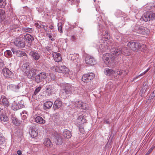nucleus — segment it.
<instances>
[{
  "instance_id": "f257e3e1",
  "label": "nucleus",
  "mask_w": 155,
  "mask_h": 155,
  "mask_svg": "<svg viewBox=\"0 0 155 155\" xmlns=\"http://www.w3.org/2000/svg\"><path fill=\"white\" fill-rule=\"evenodd\" d=\"M129 51V50L126 47H124L122 49L119 47H114L110 50L111 55H113V57H117L121 54H123L124 55H128Z\"/></svg>"
},
{
  "instance_id": "f03ea898",
  "label": "nucleus",
  "mask_w": 155,
  "mask_h": 155,
  "mask_svg": "<svg viewBox=\"0 0 155 155\" xmlns=\"http://www.w3.org/2000/svg\"><path fill=\"white\" fill-rule=\"evenodd\" d=\"M77 89L76 87L72 86L69 84H66L63 85L62 87V92L65 96L72 93V92Z\"/></svg>"
},
{
  "instance_id": "7ed1b4c3",
  "label": "nucleus",
  "mask_w": 155,
  "mask_h": 155,
  "mask_svg": "<svg viewBox=\"0 0 155 155\" xmlns=\"http://www.w3.org/2000/svg\"><path fill=\"white\" fill-rule=\"evenodd\" d=\"M134 30L137 33L143 35H147L149 34L150 30L146 27L137 25L135 27Z\"/></svg>"
},
{
  "instance_id": "20e7f679",
  "label": "nucleus",
  "mask_w": 155,
  "mask_h": 155,
  "mask_svg": "<svg viewBox=\"0 0 155 155\" xmlns=\"http://www.w3.org/2000/svg\"><path fill=\"white\" fill-rule=\"evenodd\" d=\"M54 68L56 72L64 74V76L65 75L67 76L68 74L69 70L64 65L54 66Z\"/></svg>"
},
{
  "instance_id": "39448f33",
  "label": "nucleus",
  "mask_w": 155,
  "mask_h": 155,
  "mask_svg": "<svg viewBox=\"0 0 155 155\" xmlns=\"http://www.w3.org/2000/svg\"><path fill=\"white\" fill-rule=\"evenodd\" d=\"M109 55L110 54L106 53L105 55L104 56L103 59L104 60L105 63L108 66H113V64H111V61H112V60H114L117 57H113V55H111V53H110V57Z\"/></svg>"
},
{
  "instance_id": "423d86ee",
  "label": "nucleus",
  "mask_w": 155,
  "mask_h": 155,
  "mask_svg": "<svg viewBox=\"0 0 155 155\" xmlns=\"http://www.w3.org/2000/svg\"><path fill=\"white\" fill-rule=\"evenodd\" d=\"M143 19L145 21L155 19V14L151 12H147L142 17Z\"/></svg>"
},
{
  "instance_id": "0eeeda50",
  "label": "nucleus",
  "mask_w": 155,
  "mask_h": 155,
  "mask_svg": "<svg viewBox=\"0 0 155 155\" xmlns=\"http://www.w3.org/2000/svg\"><path fill=\"white\" fill-rule=\"evenodd\" d=\"M47 78V76L45 73L42 72L38 74L35 76V81L38 83L42 82Z\"/></svg>"
},
{
  "instance_id": "6e6552de",
  "label": "nucleus",
  "mask_w": 155,
  "mask_h": 155,
  "mask_svg": "<svg viewBox=\"0 0 155 155\" xmlns=\"http://www.w3.org/2000/svg\"><path fill=\"white\" fill-rule=\"evenodd\" d=\"M94 76V74L93 73H88L83 75L82 78V80L84 82H89L93 79Z\"/></svg>"
},
{
  "instance_id": "1a4fd4ad",
  "label": "nucleus",
  "mask_w": 155,
  "mask_h": 155,
  "mask_svg": "<svg viewBox=\"0 0 155 155\" xmlns=\"http://www.w3.org/2000/svg\"><path fill=\"white\" fill-rule=\"evenodd\" d=\"M14 44L19 48H23L25 46V39L23 37L17 38L14 41Z\"/></svg>"
},
{
  "instance_id": "9d476101",
  "label": "nucleus",
  "mask_w": 155,
  "mask_h": 155,
  "mask_svg": "<svg viewBox=\"0 0 155 155\" xmlns=\"http://www.w3.org/2000/svg\"><path fill=\"white\" fill-rule=\"evenodd\" d=\"M24 107L23 101L21 100L18 103L14 101L12 104V108L14 110H17Z\"/></svg>"
},
{
  "instance_id": "9b49d317",
  "label": "nucleus",
  "mask_w": 155,
  "mask_h": 155,
  "mask_svg": "<svg viewBox=\"0 0 155 155\" xmlns=\"http://www.w3.org/2000/svg\"><path fill=\"white\" fill-rule=\"evenodd\" d=\"M127 45L131 50L137 51L138 48L139 44L137 42L132 41L128 43Z\"/></svg>"
},
{
  "instance_id": "f8f14e48",
  "label": "nucleus",
  "mask_w": 155,
  "mask_h": 155,
  "mask_svg": "<svg viewBox=\"0 0 155 155\" xmlns=\"http://www.w3.org/2000/svg\"><path fill=\"white\" fill-rule=\"evenodd\" d=\"M21 83H18L17 85L11 84L8 86L7 88L10 90L14 91L17 92L21 86Z\"/></svg>"
},
{
  "instance_id": "ddd939ff",
  "label": "nucleus",
  "mask_w": 155,
  "mask_h": 155,
  "mask_svg": "<svg viewBox=\"0 0 155 155\" xmlns=\"http://www.w3.org/2000/svg\"><path fill=\"white\" fill-rule=\"evenodd\" d=\"M37 70L35 69H32L31 70L27 71V75L28 78L31 79L32 78H35V75L38 73Z\"/></svg>"
},
{
  "instance_id": "4468645a",
  "label": "nucleus",
  "mask_w": 155,
  "mask_h": 155,
  "mask_svg": "<svg viewBox=\"0 0 155 155\" xmlns=\"http://www.w3.org/2000/svg\"><path fill=\"white\" fill-rule=\"evenodd\" d=\"M85 62L87 64L90 65H94L96 63L94 58L92 56L87 55L85 58Z\"/></svg>"
},
{
  "instance_id": "2eb2a0df",
  "label": "nucleus",
  "mask_w": 155,
  "mask_h": 155,
  "mask_svg": "<svg viewBox=\"0 0 155 155\" xmlns=\"http://www.w3.org/2000/svg\"><path fill=\"white\" fill-rule=\"evenodd\" d=\"M2 72L4 77L7 78H10L13 75L12 72L7 68H3Z\"/></svg>"
},
{
  "instance_id": "dca6fc26",
  "label": "nucleus",
  "mask_w": 155,
  "mask_h": 155,
  "mask_svg": "<svg viewBox=\"0 0 155 155\" xmlns=\"http://www.w3.org/2000/svg\"><path fill=\"white\" fill-rule=\"evenodd\" d=\"M52 136L54 137L56 140L57 144L60 145L62 143V140L57 132H53L52 134Z\"/></svg>"
},
{
  "instance_id": "f3484780",
  "label": "nucleus",
  "mask_w": 155,
  "mask_h": 155,
  "mask_svg": "<svg viewBox=\"0 0 155 155\" xmlns=\"http://www.w3.org/2000/svg\"><path fill=\"white\" fill-rule=\"evenodd\" d=\"M31 57L35 61L38 60L40 57V54L38 53L35 51H31L29 53Z\"/></svg>"
},
{
  "instance_id": "a211bd4d",
  "label": "nucleus",
  "mask_w": 155,
  "mask_h": 155,
  "mask_svg": "<svg viewBox=\"0 0 155 155\" xmlns=\"http://www.w3.org/2000/svg\"><path fill=\"white\" fill-rule=\"evenodd\" d=\"M23 38L25 39L27 42L28 43H31L34 40L33 37L29 34H27L24 35Z\"/></svg>"
},
{
  "instance_id": "6ab92c4d",
  "label": "nucleus",
  "mask_w": 155,
  "mask_h": 155,
  "mask_svg": "<svg viewBox=\"0 0 155 155\" xmlns=\"http://www.w3.org/2000/svg\"><path fill=\"white\" fill-rule=\"evenodd\" d=\"M29 134L31 136V137L33 138H35L36 137L38 134V132L37 130L35 129V127H32V128L31 129L29 132Z\"/></svg>"
},
{
  "instance_id": "aec40b11",
  "label": "nucleus",
  "mask_w": 155,
  "mask_h": 155,
  "mask_svg": "<svg viewBox=\"0 0 155 155\" xmlns=\"http://www.w3.org/2000/svg\"><path fill=\"white\" fill-rule=\"evenodd\" d=\"M61 105V101L59 99H57L54 102L53 107L54 109L55 110L60 107Z\"/></svg>"
},
{
  "instance_id": "412c9836",
  "label": "nucleus",
  "mask_w": 155,
  "mask_h": 155,
  "mask_svg": "<svg viewBox=\"0 0 155 155\" xmlns=\"http://www.w3.org/2000/svg\"><path fill=\"white\" fill-rule=\"evenodd\" d=\"M78 103V104H77V105L79 107V108L81 107V108L84 110H86L87 109V105L86 104L81 101H77L76 102V103L77 104Z\"/></svg>"
},
{
  "instance_id": "4be33fe9",
  "label": "nucleus",
  "mask_w": 155,
  "mask_h": 155,
  "mask_svg": "<svg viewBox=\"0 0 155 155\" xmlns=\"http://www.w3.org/2000/svg\"><path fill=\"white\" fill-rule=\"evenodd\" d=\"M53 55L54 59L56 62H59L61 60V58L60 54L55 53Z\"/></svg>"
},
{
  "instance_id": "5701e85b",
  "label": "nucleus",
  "mask_w": 155,
  "mask_h": 155,
  "mask_svg": "<svg viewBox=\"0 0 155 155\" xmlns=\"http://www.w3.org/2000/svg\"><path fill=\"white\" fill-rule=\"evenodd\" d=\"M63 136L64 137L68 139L71 137V132L68 130H65L63 132Z\"/></svg>"
},
{
  "instance_id": "b1692460",
  "label": "nucleus",
  "mask_w": 155,
  "mask_h": 155,
  "mask_svg": "<svg viewBox=\"0 0 155 155\" xmlns=\"http://www.w3.org/2000/svg\"><path fill=\"white\" fill-rule=\"evenodd\" d=\"M35 120L36 122L40 124H43L45 122V120H44L42 117L39 116L35 118Z\"/></svg>"
},
{
  "instance_id": "393cba45",
  "label": "nucleus",
  "mask_w": 155,
  "mask_h": 155,
  "mask_svg": "<svg viewBox=\"0 0 155 155\" xmlns=\"http://www.w3.org/2000/svg\"><path fill=\"white\" fill-rule=\"evenodd\" d=\"M44 145L47 147H51L52 143L50 140L48 138H46L45 139L43 143Z\"/></svg>"
},
{
  "instance_id": "a878e982",
  "label": "nucleus",
  "mask_w": 155,
  "mask_h": 155,
  "mask_svg": "<svg viewBox=\"0 0 155 155\" xmlns=\"http://www.w3.org/2000/svg\"><path fill=\"white\" fill-rule=\"evenodd\" d=\"M12 122L15 125H18L20 124V121L14 116H12L11 117Z\"/></svg>"
},
{
  "instance_id": "bb28decb",
  "label": "nucleus",
  "mask_w": 155,
  "mask_h": 155,
  "mask_svg": "<svg viewBox=\"0 0 155 155\" xmlns=\"http://www.w3.org/2000/svg\"><path fill=\"white\" fill-rule=\"evenodd\" d=\"M46 92L48 93L49 95L51 94V92H52L54 89V87L52 85H47L46 87Z\"/></svg>"
},
{
  "instance_id": "cd10ccee",
  "label": "nucleus",
  "mask_w": 155,
  "mask_h": 155,
  "mask_svg": "<svg viewBox=\"0 0 155 155\" xmlns=\"http://www.w3.org/2000/svg\"><path fill=\"white\" fill-rule=\"evenodd\" d=\"M1 100L3 104L5 107H8L9 105V102L6 98L5 97L2 98Z\"/></svg>"
},
{
  "instance_id": "c85d7f7f",
  "label": "nucleus",
  "mask_w": 155,
  "mask_h": 155,
  "mask_svg": "<svg viewBox=\"0 0 155 155\" xmlns=\"http://www.w3.org/2000/svg\"><path fill=\"white\" fill-rule=\"evenodd\" d=\"M104 73L107 75L111 76L113 73H114V71L111 69L106 68L105 69Z\"/></svg>"
},
{
  "instance_id": "c756f323",
  "label": "nucleus",
  "mask_w": 155,
  "mask_h": 155,
  "mask_svg": "<svg viewBox=\"0 0 155 155\" xmlns=\"http://www.w3.org/2000/svg\"><path fill=\"white\" fill-rule=\"evenodd\" d=\"M138 48L137 50H139L141 51H143L144 50H145L146 49V46L145 45L139 43Z\"/></svg>"
},
{
  "instance_id": "7c9ffc66",
  "label": "nucleus",
  "mask_w": 155,
  "mask_h": 155,
  "mask_svg": "<svg viewBox=\"0 0 155 155\" xmlns=\"http://www.w3.org/2000/svg\"><path fill=\"white\" fill-rule=\"evenodd\" d=\"M0 119L2 121L4 122L7 121L8 120L7 116L4 114H2L0 116Z\"/></svg>"
},
{
  "instance_id": "2f4dec72",
  "label": "nucleus",
  "mask_w": 155,
  "mask_h": 155,
  "mask_svg": "<svg viewBox=\"0 0 155 155\" xmlns=\"http://www.w3.org/2000/svg\"><path fill=\"white\" fill-rule=\"evenodd\" d=\"M5 12L2 9H0V18L3 20L5 18Z\"/></svg>"
},
{
  "instance_id": "473e14b6",
  "label": "nucleus",
  "mask_w": 155,
  "mask_h": 155,
  "mask_svg": "<svg viewBox=\"0 0 155 155\" xmlns=\"http://www.w3.org/2000/svg\"><path fill=\"white\" fill-rule=\"evenodd\" d=\"M52 104L53 103L51 101H47L44 104L45 107L47 109L50 108Z\"/></svg>"
},
{
  "instance_id": "72a5a7b5",
  "label": "nucleus",
  "mask_w": 155,
  "mask_h": 155,
  "mask_svg": "<svg viewBox=\"0 0 155 155\" xmlns=\"http://www.w3.org/2000/svg\"><path fill=\"white\" fill-rule=\"evenodd\" d=\"M78 120L79 123L83 124L86 122V120L84 118V117L82 115L80 116L78 118Z\"/></svg>"
},
{
  "instance_id": "f704fd0d",
  "label": "nucleus",
  "mask_w": 155,
  "mask_h": 155,
  "mask_svg": "<svg viewBox=\"0 0 155 155\" xmlns=\"http://www.w3.org/2000/svg\"><path fill=\"white\" fill-rule=\"evenodd\" d=\"M25 54L26 53H25L20 51L17 50V51L16 52V55L18 57H21Z\"/></svg>"
},
{
  "instance_id": "c9c22d12",
  "label": "nucleus",
  "mask_w": 155,
  "mask_h": 155,
  "mask_svg": "<svg viewBox=\"0 0 155 155\" xmlns=\"http://www.w3.org/2000/svg\"><path fill=\"white\" fill-rule=\"evenodd\" d=\"M62 25L63 24L61 22L58 23V30L61 33L63 32Z\"/></svg>"
},
{
  "instance_id": "e433bc0d",
  "label": "nucleus",
  "mask_w": 155,
  "mask_h": 155,
  "mask_svg": "<svg viewBox=\"0 0 155 155\" xmlns=\"http://www.w3.org/2000/svg\"><path fill=\"white\" fill-rule=\"evenodd\" d=\"M5 142V137L0 132V144H2Z\"/></svg>"
},
{
  "instance_id": "4c0bfd02",
  "label": "nucleus",
  "mask_w": 155,
  "mask_h": 155,
  "mask_svg": "<svg viewBox=\"0 0 155 155\" xmlns=\"http://www.w3.org/2000/svg\"><path fill=\"white\" fill-rule=\"evenodd\" d=\"M5 55L7 57H11L12 54L11 51L7 50L5 52Z\"/></svg>"
},
{
  "instance_id": "58836bf2",
  "label": "nucleus",
  "mask_w": 155,
  "mask_h": 155,
  "mask_svg": "<svg viewBox=\"0 0 155 155\" xmlns=\"http://www.w3.org/2000/svg\"><path fill=\"white\" fill-rule=\"evenodd\" d=\"M121 73H122V76L120 77L121 79L123 78L128 73V71L125 70H121Z\"/></svg>"
},
{
  "instance_id": "ea45409f",
  "label": "nucleus",
  "mask_w": 155,
  "mask_h": 155,
  "mask_svg": "<svg viewBox=\"0 0 155 155\" xmlns=\"http://www.w3.org/2000/svg\"><path fill=\"white\" fill-rule=\"evenodd\" d=\"M24 30L25 31L30 33L32 32L33 30L32 28L26 27L24 28Z\"/></svg>"
},
{
  "instance_id": "a19ab883",
  "label": "nucleus",
  "mask_w": 155,
  "mask_h": 155,
  "mask_svg": "<svg viewBox=\"0 0 155 155\" xmlns=\"http://www.w3.org/2000/svg\"><path fill=\"white\" fill-rule=\"evenodd\" d=\"M155 97V90L153 91V92L151 94L149 97L148 100H151L153 99Z\"/></svg>"
},
{
  "instance_id": "79ce46f5",
  "label": "nucleus",
  "mask_w": 155,
  "mask_h": 155,
  "mask_svg": "<svg viewBox=\"0 0 155 155\" xmlns=\"http://www.w3.org/2000/svg\"><path fill=\"white\" fill-rule=\"evenodd\" d=\"M122 15V12L121 11L119 10H116L115 12V15L117 17H119L120 15Z\"/></svg>"
},
{
  "instance_id": "37998d69",
  "label": "nucleus",
  "mask_w": 155,
  "mask_h": 155,
  "mask_svg": "<svg viewBox=\"0 0 155 155\" xmlns=\"http://www.w3.org/2000/svg\"><path fill=\"white\" fill-rule=\"evenodd\" d=\"M41 89V87H40L37 88L34 92V94L36 95L38 93Z\"/></svg>"
},
{
  "instance_id": "c03bdc74",
  "label": "nucleus",
  "mask_w": 155,
  "mask_h": 155,
  "mask_svg": "<svg viewBox=\"0 0 155 155\" xmlns=\"http://www.w3.org/2000/svg\"><path fill=\"white\" fill-rule=\"evenodd\" d=\"M4 61L2 59H0V69H2L4 68Z\"/></svg>"
},
{
  "instance_id": "a18cd8bd",
  "label": "nucleus",
  "mask_w": 155,
  "mask_h": 155,
  "mask_svg": "<svg viewBox=\"0 0 155 155\" xmlns=\"http://www.w3.org/2000/svg\"><path fill=\"white\" fill-rule=\"evenodd\" d=\"M6 5L5 2L3 1L2 2L1 1H0V6L1 8H4Z\"/></svg>"
},
{
  "instance_id": "49530a36",
  "label": "nucleus",
  "mask_w": 155,
  "mask_h": 155,
  "mask_svg": "<svg viewBox=\"0 0 155 155\" xmlns=\"http://www.w3.org/2000/svg\"><path fill=\"white\" fill-rule=\"evenodd\" d=\"M154 148V146H152L150 148L148 151L147 152L145 155H149V154L152 152Z\"/></svg>"
},
{
  "instance_id": "de8ad7c7",
  "label": "nucleus",
  "mask_w": 155,
  "mask_h": 155,
  "mask_svg": "<svg viewBox=\"0 0 155 155\" xmlns=\"http://www.w3.org/2000/svg\"><path fill=\"white\" fill-rule=\"evenodd\" d=\"M79 2V0H75L74 2H72L71 4L72 5H76L77 6H78V4Z\"/></svg>"
},
{
  "instance_id": "09e8293b",
  "label": "nucleus",
  "mask_w": 155,
  "mask_h": 155,
  "mask_svg": "<svg viewBox=\"0 0 155 155\" xmlns=\"http://www.w3.org/2000/svg\"><path fill=\"white\" fill-rule=\"evenodd\" d=\"M149 68L147 69L143 73L140 74L138 76H137L136 77V78H137L138 77H139L140 76H142L143 75H144L145 73H146L149 70Z\"/></svg>"
},
{
  "instance_id": "8fccbe9b",
  "label": "nucleus",
  "mask_w": 155,
  "mask_h": 155,
  "mask_svg": "<svg viewBox=\"0 0 155 155\" xmlns=\"http://www.w3.org/2000/svg\"><path fill=\"white\" fill-rule=\"evenodd\" d=\"M111 76H113L114 78H117V76L118 77L117 72L115 71H114V73H113V74H112Z\"/></svg>"
},
{
  "instance_id": "3c124183",
  "label": "nucleus",
  "mask_w": 155,
  "mask_h": 155,
  "mask_svg": "<svg viewBox=\"0 0 155 155\" xmlns=\"http://www.w3.org/2000/svg\"><path fill=\"white\" fill-rule=\"evenodd\" d=\"M121 70L119 71H117V74L118 75V77L117 78H118V77L119 76H122V73H121Z\"/></svg>"
},
{
  "instance_id": "603ef678",
  "label": "nucleus",
  "mask_w": 155,
  "mask_h": 155,
  "mask_svg": "<svg viewBox=\"0 0 155 155\" xmlns=\"http://www.w3.org/2000/svg\"><path fill=\"white\" fill-rule=\"evenodd\" d=\"M104 31L105 32V34H104L102 32V33L101 34L105 36L106 37H105V38L108 39V38L107 36H108L107 32L106 31Z\"/></svg>"
},
{
  "instance_id": "864d4df0",
  "label": "nucleus",
  "mask_w": 155,
  "mask_h": 155,
  "mask_svg": "<svg viewBox=\"0 0 155 155\" xmlns=\"http://www.w3.org/2000/svg\"><path fill=\"white\" fill-rule=\"evenodd\" d=\"M35 25L38 28H41V25H39L38 23H36Z\"/></svg>"
},
{
  "instance_id": "5fc2aeb1",
  "label": "nucleus",
  "mask_w": 155,
  "mask_h": 155,
  "mask_svg": "<svg viewBox=\"0 0 155 155\" xmlns=\"http://www.w3.org/2000/svg\"><path fill=\"white\" fill-rule=\"evenodd\" d=\"M48 37L49 38L51 39V41H53L54 40V39L53 38H52V36L50 34H49L48 35Z\"/></svg>"
},
{
  "instance_id": "6e6d98bb",
  "label": "nucleus",
  "mask_w": 155,
  "mask_h": 155,
  "mask_svg": "<svg viewBox=\"0 0 155 155\" xmlns=\"http://www.w3.org/2000/svg\"><path fill=\"white\" fill-rule=\"evenodd\" d=\"M12 51L14 54H16V52L17 51V50H16L14 48H12Z\"/></svg>"
},
{
  "instance_id": "4d7b16f0",
  "label": "nucleus",
  "mask_w": 155,
  "mask_h": 155,
  "mask_svg": "<svg viewBox=\"0 0 155 155\" xmlns=\"http://www.w3.org/2000/svg\"><path fill=\"white\" fill-rule=\"evenodd\" d=\"M70 39L72 41H74L76 39L75 37L74 36H72Z\"/></svg>"
},
{
  "instance_id": "13d9d810",
  "label": "nucleus",
  "mask_w": 155,
  "mask_h": 155,
  "mask_svg": "<svg viewBox=\"0 0 155 155\" xmlns=\"http://www.w3.org/2000/svg\"><path fill=\"white\" fill-rule=\"evenodd\" d=\"M17 153L18 155H21L22 154L20 150H18L17 151Z\"/></svg>"
},
{
  "instance_id": "bf43d9fd",
  "label": "nucleus",
  "mask_w": 155,
  "mask_h": 155,
  "mask_svg": "<svg viewBox=\"0 0 155 155\" xmlns=\"http://www.w3.org/2000/svg\"><path fill=\"white\" fill-rule=\"evenodd\" d=\"M25 65H26V64H24V67H25V69H26V70H28V69H27V68H28V67L27 66H25ZM25 72H27V71H26Z\"/></svg>"
},
{
  "instance_id": "052dcab7",
  "label": "nucleus",
  "mask_w": 155,
  "mask_h": 155,
  "mask_svg": "<svg viewBox=\"0 0 155 155\" xmlns=\"http://www.w3.org/2000/svg\"><path fill=\"white\" fill-rule=\"evenodd\" d=\"M49 28L51 29H53L54 26L52 25H50L49 27Z\"/></svg>"
},
{
  "instance_id": "680f3d73",
  "label": "nucleus",
  "mask_w": 155,
  "mask_h": 155,
  "mask_svg": "<svg viewBox=\"0 0 155 155\" xmlns=\"http://www.w3.org/2000/svg\"><path fill=\"white\" fill-rule=\"evenodd\" d=\"M104 123L107 124H109L110 123H109V121L107 120H105L104 121Z\"/></svg>"
},
{
  "instance_id": "e2e57ef3",
  "label": "nucleus",
  "mask_w": 155,
  "mask_h": 155,
  "mask_svg": "<svg viewBox=\"0 0 155 155\" xmlns=\"http://www.w3.org/2000/svg\"><path fill=\"white\" fill-rule=\"evenodd\" d=\"M6 0H0V1L2 2L3 1H5V2Z\"/></svg>"
},
{
  "instance_id": "0e129e2a",
  "label": "nucleus",
  "mask_w": 155,
  "mask_h": 155,
  "mask_svg": "<svg viewBox=\"0 0 155 155\" xmlns=\"http://www.w3.org/2000/svg\"><path fill=\"white\" fill-rule=\"evenodd\" d=\"M2 109L0 107V112H1V110H2Z\"/></svg>"
},
{
  "instance_id": "69168bd1",
  "label": "nucleus",
  "mask_w": 155,
  "mask_h": 155,
  "mask_svg": "<svg viewBox=\"0 0 155 155\" xmlns=\"http://www.w3.org/2000/svg\"><path fill=\"white\" fill-rule=\"evenodd\" d=\"M105 50V49H103V50H102V51H104Z\"/></svg>"
},
{
  "instance_id": "338daca9",
  "label": "nucleus",
  "mask_w": 155,
  "mask_h": 155,
  "mask_svg": "<svg viewBox=\"0 0 155 155\" xmlns=\"http://www.w3.org/2000/svg\"><path fill=\"white\" fill-rule=\"evenodd\" d=\"M149 100H147V101H146V102H148V101H149Z\"/></svg>"
},
{
  "instance_id": "774afa93",
  "label": "nucleus",
  "mask_w": 155,
  "mask_h": 155,
  "mask_svg": "<svg viewBox=\"0 0 155 155\" xmlns=\"http://www.w3.org/2000/svg\"><path fill=\"white\" fill-rule=\"evenodd\" d=\"M149 100H147V101H146V102H148V101H149Z\"/></svg>"
}]
</instances>
